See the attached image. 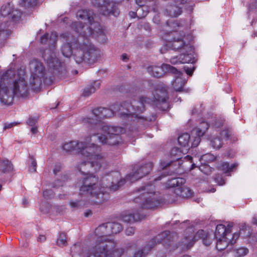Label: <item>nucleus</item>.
<instances>
[{"instance_id":"nucleus-1","label":"nucleus","mask_w":257,"mask_h":257,"mask_svg":"<svg viewBox=\"0 0 257 257\" xmlns=\"http://www.w3.org/2000/svg\"><path fill=\"white\" fill-rule=\"evenodd\" d=\"M77 18L88 21V25L75 22L72 23V28L80 35L78 39L71 33H65L60 36L63 44L61 48L62 55L67 58L72 55L77 64L83 62L92 64L96 62L99 50L89 41L88 37L92 36L95 38L101 37L104 39L105 35L100 24L94 21L95 15L92 11L80 10L76 13Z\"/></svg>"},{"instance_id":"nucleus-2","label":"nucleus","mask_w":257,"mask_h":257,"mask_svg":"<svg viewBox=\"0 0 257 257\" xmlns=\"http://www.w3.org/2000/svg\"><path fill=\"white\" fill-rule=\"evenodd\" d=\"M93 149L85 154H81L88 161H82L77 165L79 171L85 176L78 181L77 185L79 188V193L82 196H90L96 199L94 202L99 203L108 199V193L111 189L106 188L102 183L103 178L112 172L107 173L102 177L100 182L98 177L92 173L89 174L93 168L95 171H98L103 163L104 156L101 153V148L96 145H93Z\"/></svg>"},{"instance_id":"nucleus-3","label":"nucleus","mask_w":257,"mask_h":257,"mask_svg":"<svg viewBox=\"0 0 257 257\" xmlns=\"http://www.w3.org/2000/svg\"><path fill=\"white\" fill-rule=\"evenodd\" d=\"M153 100L150 98L141 97L138 100H134L131 103L124 102L122 104H115L112 105L110 108L98 107L92 110V122H103L101 120L104 118L110 117L117 114L122 118H141L140 114L146 109L147 104L152 103L162 109L167 107L166 102L167 94L166 87L163 85L158 86L153 93Z\"/></svg>"},{"instance_id":"nucleus-4","label":"nucleus","mask_w":257,"mask_h":257,"mask_svg":"<svg viewBox=\"0 0 257 257\" xmlns=\"http://www.w3.org/2000/svg\"><path fill=\"white\" fill-rule=\"evenodd\" d=\"M199 239H202L203 244L209 245L212 242V239L209 237L203 230H198L195 234L192 233L186 236L179 243L178 245L174 243V236L171 235L170 231H165L151 239L146 244L135 249L132 255L128 257H144L153 248L155 245L162 243L165 248V251L161 257L166 256V252L180 248L185 250L192 247L195 242Z\"/></svg>"},{"instance_id":"nucleus-5","label":"nucleus","mask_w":257,"mask_h":257,"mask_svg":"<svg viewBox=\"0 0 257 257\" xmlns=\"http://www.w3.org/2000/svg\"><path fill=\"white\" fill-rule=\"evenodd\" d=\"M25 72L20 69L16 75L12 69L0 74V101L10 104L14 96L24 97L28 92V86L24 78Z\"/></svg>"},{"instance_id":"nucleus-6","label":"nucleus","mask_w":257,"mask_h":257,"mask_svg":"<svg viewBox=\"0 0 257 257\" xmlns=\"http://www.w3.org/2000/svg\"><path fill=\"white\" fill-rule=\"evenodd\" d=\"M108 235H110V232L108 223L97 227L94 232L93 242L86 257H120L124 249L116 247L114 241L107 238Z\"/></svg>"},{"instance_id":"nucleus-7","label":"nucleus","mask_w":257,"mask_h":257,"mask_svg":"<svg viewBox=\"0 0 257 257\" xmlns=\"http://www.w3.org/2000/svg\"><path fill=\"white\" fill-rule=\"evenodd\" d=\"M166 31H170L168 28L171 29V35L173 37L172 39H166L167 41L166 46L173 50H179L181 54L179 56L173 57L170 59V63L173 65L184 64V63H193L195 62V58L193 54V49L192 47L188 43H186L183 38L185 36L184 33H181L179 37H176L175 35L173 34L172 31L175 32L177 30V27H180L179 23L175 21L174 22H167Z\"/></svg>"},{"instance_id":"nucleus-8","label":"nucleus","mask_w":257,"mask_h":257,"mask_svg":"<svg viewBox=\"0 0 257 257\" xmlns=\"http://www.w3.org/2000/svg\"><path fill=\"white\" fill-rule=\"evenodd\" d=\"M92 118H84V123L90 124V138H94L92 141H98L103 144L115 145L120 141L119 135L124 132V130L121 127H114L107 125L104 122H92Z\"/></svg>"},{"instance_id":"nucleus-9","label":"nucleus","mask_w":257,"mask_h":257,"mask_svg":"<svg viewBox=\"0 0 257 257\" xmlns=\"http://www.w3.org/2000/svg\"><path fill=\"white\" fill-rule=\"evenodd\" d=\"M153 167L152 162H148L144 165H137L134 166L132 172L127 175L125 179H120V174L118 171H113L110 174L105 176L102 181L106 188L112 191L118 190L123 184L129 181L133 182L147 175Z\"/></svg>"},{"instance_id":"nucleus-10","label":"nucleus","mask_w":257,"mask_h":257,"mask_svg":"<svg viewBox=\"0 0 257 257\" xmlns=\"http://www.w3.org/2000/svg\"><path fill=\"white\" fill-rule=\"evenodd\" d=\"M57 40L58 35L56 32H52L50 34L46 33L41 38L42 44H48L52 47V49H47L44 51L43 57L46 61L49 68L53 70L54 73V71H58L61 66V63L57 57L56 53L55 51V44Z\"/></svg>"},{"instance_id":"nucleus-11","label":"nucleus","mask_w":257,"mask_h":257,"mask_svg":"<svg viewBox=\"0 0 257 257\" xmlns=\"http://www.w3.org/2000/svg\"><path fill=\"white\" fill-rule=\"evenodd\" d=\"M30 84L33 89H38L47 78L46 68L41 61L33 59L30 62Z\"/></svg>"},{"instance_id":"nucleus-12","label":"nucleus","mask_w":257,"mask_h":257,"mask_svg":"<svg viewBox=\"0 0 257 257\" xmlns=\"http://www.w3.org/2000/svg\"><path fill=\"white\" fill-rule=\"evenodd\" d=\"M139 191L143 192L141 196L135 199L136 202H140L142 208H153L158 206L161 201L157 199L155 192V187L152 184L143 187Z\"/></svg>"},{"instance_id":"nucleus-13","label":"nucleus","mask_w":257,"mask_h":257,"mask_svg":"<svg viewBox=\"0 0 257 257\" xmlns=\"http://www.w3.org/2000/svg\"><path fill=\"white\" fill-rule=\"evenodd\" d=\"M232 225L228 224L227 227L224 225L219 224L216 227L214 233V236L216 238V248L218 250H222L225 249L228 245L227 236H231V228Z\"/></svg>"},{"instance_id":"nucleus-14","label":"nucleus","mask_w":257,"mask_h":257,"mask_svg":"<svg viewBox=\"0 0 257 257\" xmlns=\"http://www.w3.org/2000/svg\"><path fill=\"white\" fill-rule=\"evenodd\" d=\"M92 139L90 138V135L89 138H87L85 142L70 141L66 143L63 146V150L66 152L76 151L78 153L85 154L89 151L93 149V145L94 143H91ZM89 153H90L89 152Z\"/></svg>"},{"instance_id":"nucleus-15","label":"nucleus","mask_w":257,"mask_h":257,"mask_svg":"<svg viewBox=\"0 0 257 257\" xmlns=\"http://www.w3.org/2000/svg\"><path fill=\"white\" fill-rule=\"evenodd\" d=\"M93 6L97 8L98 11L103 15L111 14L114 16L118 15L117 4L109 0H91Z\"/></svg>"},{"instance_id":"nucleus-16","label":"nucleus","mask_w":257,"mask_h":257,"mask_svg":"<svg viewBox=\"0 0 257 257\" xmlns=\"http://www.w3.org/2000/svg\"><path fill=\"white\" fill-rule=\"evenodd\" d=\"M187 0H172L166 6L164 13L171 17H177L182 12V6L187 3Z\"/></svg>"},{"instance_id":"nucleus-17","label":"nucleus","mask_w":257,"mask_h":257,"mask_svg":"<svg viewBox=\"0 0 257 257\" xmlns=\"http://www.w3.org/2000/svg\"><path fill=\"white\" fill-rule=\"evenodd\" d=\"M148 72L155 77H160L165 73H176L177 69L167 64H163L161 66H150L147 68Z\"/></svg>"},{"instance_id":"nucleus-18","label":"nucleus","mask_w":257,"mask_h":257,"mask_svg":"<svg viewBox=\"0 0 257 257\" xmlns=\"http://www.w3.org/2000/svg\"><path fill=\"white\" fill-rule=\"evenodd\" d=\"M209 124L207 122L202 121L198 127L194 128L191 132L193 139L191 143V147H196L200 143L201 137H202L209 128Z\"/></svg>"},{"instance_id":"nucleus-19","label":"nucleus","mask_w":257,"mask_h":257,"mask_svg":"<svg viewBox=\"0 0 257 257\" xmlns=\"http://www.w3.org/2000/svg\"><path fill=\"white\" fill-rule=\"evenodd\" d=\"M230 134L228 130H223L210 139L211 146L215 149H219L223 145V141L228 139Z\"/></svg>"},{"instance_id":"nucleus-20","label":"nucleus","mask_w":257,"mask_h":257,"mask_svg":"<svg viewBox=\"0 0 257 257\" xmlns=\"http://www.w3.org/2000/svg\"><path fill=\"white\" fill-rule=\"evenodd\" d=\"M172 73L176 75L175 79L172 82V85L175 91L187 92L188 89L185 90L184 89V86L187 81L186 78L184 77V74L178 70L176 73Z\"/></svg>"},{"instance_id":"nucleus-21","label":"nucleus","mask_w":257,"mask_h":257,"mask_svg":"<svg viewBox=\"0 0 257 257\" xmlns=\"http://www.w3.org/2000/svg\"><path fill=\"white\" fill-rule=\"evenodd\" d=\"M121 217L123 222L131 223L143 219L145 216L139 213L124 212L121 214Z\"/></svg>"},{"instance_id":"nucleus-22","label":"nucleus","mask_w":257,"mask_h":257,"mask_svg":"<svg viewBox=\"0 0 257 257\" xmlns=\"http://www.w3.org/2000/svg\"><path fill=\"white\" fill-rule=\"evenodd\" d=\"M175 193L177 195L184 198H188L192 194V190L186 186H180L176 188L174 190Z\"/></svg>"},{"instance_id":"nucleus-23","label":"nucleus","mask_w":257,"mask_h":257,"mask_svg":"<svg viewBox=\"0 0 257 257\" xmlns=\"http://www.w3.org/2000/svg\"><path fill=\"white\" fill-rule=\"evenodd\" d=\"M186 180L184 178L181 177H177L170 179L166 183V187L168 188L180 187L183 184H185Z\"/></svg>"},{"instance_id":"nucleus-24","label":"nucleus","mask_w":257,"mask_h":257,"mask_svg":"<svg viewBox=\"0 0 257 257\" xmlns=\"http://www.w3.org/2000/svg\"><path fill=\"white\" fill-rule=\"evenodd\" d=\"M13 165L8 159H0V170L4 173H9L13 170Z\"/></svg>"},{"instance_id":"nucleus-25","label":"nucleus","mask_w":257,"mask_h":257,"mask_svg":"<svg viewBox=\"0 0 257 257\" xmlns=\"http://www.w3.org/2000/svg\"><path fill=\"white\" fill-rule=\"evenodd\" d=\"M190 139V135L188 133H184L178 137V143L182 147L188 148L189 147ZM185 150L187 151L188 148H186Z\"/></svg>"},{"instance_id":"nucleus-26","label":"nucleus","mask_w":257,"mask_h":257,"mask_svg":"<svg viewBox=\"0 0 257 257\" xmlns=\"http://www.w3.org/2000/svg\"><path fill=\"white\" fill-rule=\"evenodd\" d=\"M237 167L236 164H229L227 162H223L219 166V169L225 173L233 171Z\"/></svg>"},{"instance_id":"nucleus-27","label":"nucleus","mask_w":257,"mask_h":257,"mask_svg":"<svg viewBox=\"0 0 257 257\" xmlns=\"http://www.w3.org/2000/svg\"><path fill=\"white\" fill-rule=\"evenodd\" d=\"M110 235L119 233L122 229L121 225L117 222H107Z\"/></svg>"},{"instance_id":"nucleus-28","label":"nucleus","mask_w":257,"mask_h":257,"mask_svg":"<svg viewBox=\"0 0 257 257\" xmlns=\"http://www.w3.org/2000/svg\"><path fill=\"white\" fill-rule=\"evenodd\" d=\"M83 251L82 246L80 243L74 244L70 250L71 257H80Z\"/></svg>"},{"instance_id":"nucleus-29","label":"nucleus","mask_w":257,"mask_h":257,"mask_svg":"<svg viewBox=\"0 0 257 257\" xmlns=\"http://www.w3.org/2000/svg\"><path fill=\"white\" fill-rule=\"evenodd\" d=\"M13 10V5L11 3H7L2 7L1 14L4 17L10 16Z\"/></svg>"},{"instance_id":"nucleus-30","label":"nucleus","mask_w":257,"mask_h":257,"mask_svg":"<svg viewBox=\"0 0 257 257\" xmlns=\"http://www.w3.org/2000/svg\"><path fill=\"white\" fill-rule=\"evenodd\" d=\"M6 24H1L0 25V40L6 39L10 35V32L6 28Z\"/></svg>"},{"instance_id":"nucleus-31","label":"nucleus","mask_w":257,"mask_h":257,"mask_svg":"<svg viewBox=\"0 0 257 257\" xmlns=\"http://www.w3.org/2000/svg\"><path fill=\"white\" fill-rule=\"evenodd\" d=\"M37 0H21L20 4L25 8H29L36 5Z\"/></svg>"},{"instance_id":"nucleus-32","label":"nucleus","mask_w":257,"mask_h":257,"mask_svg":"<svg viewBox=\"0 0 257 257\" xmlns=\"http://www.w3.org/2000/svg\"><path fill=\"white\" fill-rule=\"evenodd\" d=\"M67 237L65 233H61L57 239V244L60 247H63L67 244Z\"/></svg>"},{"instance_id":"nucleus-33","label":"nucleus","mask_w":257,"mask_h":257,"mask_svg":"<svg viewBox=\"0 0 257 257\" xmlns=\"http://www.w3.org/2000/svg\"><path fill=\"white\" fill-rule=\"evenodd\" d=\"M183 150L181 148H178L174 147L171 150V155L173 156H176L174 159L179 160L180 158V156L182 153H183Z\"/></svg>"},{"instance_id":"nucleus-34","label":"nucleus","mask_w":257,"mask_h":257,"mask_svg":"<svg viewBox=\"0 0 257 257\" xmlns=\"http://www.w3.org/2000/svg\"><path fill=\"white\" fill-rule=\"evenodd\" d=\"M215 159V157L210 153H207L204 155H203L201 156L200 158V161H204V163L205 162H210L214 161Z\"/></svg>"},{"instance_id":"nucleus-35","label":"nucleus","mask_w":257,"mask_h":257,"mask_svg":"<svg viewBox=\"0 0 257 257\" xmlns=\"http://www.w3.org/2000/svg\"><path fill=\"white\" fill-rule=\"evenodd\" d=\"M248 252V250L245 247H240L235 250V255L237 257H242L245 255Z\"/></svg>"},{"instance_id":"nucleus-36","label":"nucleus","mask_w":257,"mask_h":257,"mask_svg":"<svg viewBox=\"0 0 257 257\" xmlns=\"http://www.w3.org/2000/svg\"><path fill=\"white\" fill-rule=\"evenodd\" d=\"M248 228V226H247L245 224H244L242 228L240 229V233L242 235L243 237H248L250 236V237H253L252 236H250V232H249V229H247Z\"/></svg>"},{"instance_id":"nucleus-37","label":"nucleus","mask_w":257,"mask_h":257,"mask_svg":"<svg viewBox=\"0 0 257 257\" xmlns=\"http://www.w3.org/2000/svg\"><path fill=\"white\" fill-rule=\"evenodd\" d=\"M30 165L29 166V169L30 172H35L37 168V163L36 160L32 157L30 158Z\"/></svg>"},{"instance_id":"nucleus-38","label":"nucleus","mask_w":257,"mask_h":257,"mask_svg":"<svg viewBox=\"0 0 257 257\" xmlns=\"http://www.w3.org/2000/svg\"><path fill=\"white\" fill-rule=\"evenodd\" d=\"M21 16V12L19 10L13 9L10 17H11L13 21H15L19 19Z\"/></svg>"},{"instance_id":"nucleus-39","label":"nucleus","mask_w":257,"mask_h":257,"mask_svg":"<svg viewBox=\"0 0 257 257\" xmlns=\"http://www.w3.org/2000/svg\"><path fill=\"white\" fill-rule=\"evenodd\" d=\"M95 92V89L92 88L90 85H88L84 90L83 95L84 96H89Z\"/></svg>"},{"instance_id":"nucleus-40","label":"nucleus","mask_w":257,"mask_h":257,"mask_svg":"<svg viewBox=\"0 0 257 257\" xmlns=\"http://www.w3.org/2000/svg\"><path fill=\"white\" fill-rule=\"evenodd\" d=\"M198 168L200 171L206 174H208L210 172H211V168L207 165H202L200 166Z\"/></svg>"},{"instance_id":"nucleus-41","label":"nucleus","mask_w":257,"mask_h":257,"mask_svg":"<svg viewBox=\"0 0 257 257\" xmlns=\"http://www.w3.org/2000/svg\"><path fill=\"white\" fill-rule=\"evenodd\" d=\"M239 236V234L238 233H234L232 235V236L231 238H228V236H227V239L226 240H228V244H233L235 243L236 239L238 238Z\"/></svg>"},{"instance_id":"nucleus-42","label":"nucleus","mask_w":257,"mask_h":257,"mask_svg":"<svg viewBox=\"0 0 257 257\" xmlns=\"http://www.w3.org/2000/svg\"><path fill=\"white\" fill-rule=\"evenodd\" d=\"M43 197L46 199L50 198L53 196V192L51 190H45L43 191Z\"/></svg>"},{"instance_id":"nucleus-43","label":"nucleus","mask_w":257,"mask_h":257,"mask_svg":"<svg viewBox=\"0 0 257 257\" xmlns=\"http://www.w3.org/2000/svg\"><path fill=\"white\" fill-rule=\"evenodd\" d=\"M37 122V119L34 117H30L27 120V124L31 126H35Z\"/></svg>"},{"instance_id":"nucleus-44","label":"nucleus","mask_w":257,"mask_h":257,"mask_svg":"<svg viewBox=\"0 0 257 257\" xmlns=\"http://www.w3.org/2000/svg\"><path fill=\"white\" fill-rule=\"evenodd\" d=\"M215 182L219 185H223L225 183L224 180L221 177H220L219 176L215 178Z\"/></svg>"},{"instance_id":"nucleus-45","label":"nucleus","mask_w":257,"mask_h":257,"mask_svg":"<svg viewBox=\"0 0 257 257\" xmlns=\"http://www.w3.org/2000/svg\"><path fill=\"white\" fill-rule=\"evenodd\" d=\"M100 84H101V83H100V81L96 80V81H95L94 82H93V83L90 84V86H91L92 88H94L95 91L96 89H98L99 88V87L100 86Z\"/></svg>"},{"instance_id":"nucleus-46","label":"nucleus","mask_w":257,"mask_h":257,"mask_svg":"<svg viewBox=\"0 0 257 257\" xmlns=\"http://www.w3.org/2000/svg\"><path fill=\"white\" fill-rule=\"evenodd\" d=\"M213 124L216 128H219L223 125V121L222 120L217 119L214 121Z\"/></svg>"},{"instance_id":"nucleus-47","label":"nucleus","mask_w":257,"mask_h":257,"mask_svg":"<svg viewBox=\"0 0 257 257\" xmlns=\"http://www.w3.org/2000/svg\"><path fill=\"white\" fill-rule=\"evenodd\" d=\"M135 229L133 227H127L125 230V233L127 235H131L134 233Z\"/></svg>"},{"instance_id":"nucleus-48","label":"nucleus","mask_w":257,"mask_h":257,"mask_svg":"<svg viewBox=\"0 0 257 257\" xmlns=\"http://www.w3.org/2000/svg\"><path fill=\"white\" fill-rule=\"evenodd\" d=\"M70 204L72 207H78L82 205V203L80 201H76L74 202H71Z\"/></svg>"},{"instance_id":"nucleus-49","label":"nucleus","mask_w":257,"mask_h":257,"mask_svg":"<svg viewBox=\"0 0 257 257\" xmlns=\"http://www.w3.org/2000/svg\"><path fill=\"white\" fill-rule=\"evenodd\" d=\"M16 124V122H12V123H6L4 125V128L5 130L10 128L12 127L13 126L15 125Z\"/></svg>"},{"instance_id":"nucleus-50","label":"nucleus","mask_w":257,"mask_h":257,"mask_svg":"<svg viewBox=\"0 0 257 257\" xmlns=\"http://www.w3.org/2000/svg\"><path fill=\"white\" fill-rule=\"evenodd\" d=\"M184 69L187 75H191L192 74L194 69L191 68H186V67H184Z\"/></svg>"},{"instance_id":"nucleus-51","label":"nucleus","mask_w":257,"mask_h":257,"mask_svg":"<svg viewBox=\"0 0 257 257\" xmlns=\"http://www.w3.org/2000/svg\"><path fill=\"white\" fill-rule=\"evenodd\" d=\"M142 8H139L137 10V13L134 12H131L129 13V15L130 17L132 18H135L137 15V13H139L140 11H142Z\"/></svg>"},{"instance_id":"nucleus-52","label":"nucleus","mask_w":257,"mask_h":257,"mask_svg":"<svg viewBox=\"0 0 257 257\" xmlns=\"http://www.w3.org/2000/svg\"><path fill=\"white\" fill-rule=\"evenodd\" d=\"M46 239V237L43 235H40L38 238V241L40 242L44 241Z\"/></svg>"},{"instance_id":"nucleus-53","label":"nucleus","mask_w":257,"mask_h":257,"mask_svg":"<svg viewBox=\"0 0 257 257\" xmlns=\"http://www.w3.org/2000/svg\"><path fill=\"white\" fill-rule=\"evenodd\" d=\"M31 132L34 134H36L37 133V127L33 126L31 130Z\"/></svg>"},{"instance_id":"nucleus-54","label":"nucleus","mask_w":257,"mask_h":257,"mask_svg":"<svg viewBox=\"0 0 257 257\" xmlns=\"http://www.w3.org/2000/svg\"><path fill=\"white\" fill-rule=\"evenodd\" d=\"M136 4L140 7L144 6V3L142 2V0H136Z\"/></svg>"},{"instance_id":"nucleus-55","label":"nucleus","mask_w":257,"mask_h":257,"mask_svg":"<svg viewBox=\"0 0 257 257\" xmlns=\"http://www.w3.org/2000/svg\"><path fill=\"white\" fill-rule=\"evenodd\" d=\"M252 223L257 225V215H254L252 218Z\"/></svg>"},{"instance_id":"nucleus-56","label":"nucleus","mask_w":257,"mask_h":257,"mask_svg":"<svg viewBox=\"0 0 257 257\" xmlns=\"http://www.w3.org/2000/svg\"><path fill=\"white\" fill-rule=\"evenodd\" d=\"M60 167H56L53 170V172L55 174H56L57 173L59 172L60 171Z\"/></svg>"},{"instance_id":"nucleus-57","label":"nucleus","mask_w":257,"mask_h":257,"mask_svg":"<svg viewBox=\"0 0 257 257\" xmlns=\"http://www.w3.org/2000/svg\"><path fill=\"white\" fill-rule=\"evenodd\" d=\"M185 159L187 161H190V162H192V158L190 156H186Z\"/></svg>"},{"instance_id":"nucleus-58","label":"nucleus","mask_w":257,"mask_h":257,"mask_svg":"<svg viewBox=\"0 0 257 257\" xmlns=\"http://www.w3.org/2000/svg\"><path fill=\"white\" fill-rule=\"evenodd\" d=\"M128 59L127 56L126 54H123L122 55V60L124 61H126Z\"/></svg>"},{"instance_id":"nucleus-59","label":"nucleus","mask_w":257,"mask_h":257,"mask_svg":"<svg viewBox=\"0 0 257 257\" xmlns=\"http://www.w3.org/2000/svg\"><path fill=\"white\" fill-rule=\"evenodd\" d=\"M91 214V211L90 210H88L86 212L84 213V215L85 217H88Z\"/></svg>"},{"instance_id":"nucleus-60","label":"nucleus","mask_w":257,"mask_h":257,"mask_svg":"<svg viewBox=\"0 0 257 257\" xmlns=\"http://www.w3.org/2000/svg\"><path fill=\"white\" fill-rule=\"evenodd\" d=\"M158 16H157L153 18V21L156 24H158L159 22V20H158Z\"/></svg>"},{"instance_id":"nucleus-61","label":"nucleus","mask_w":257,"mask_h":257,"mask_svg":"<svg viewBox=\"0 0 257 257\" xmlns=\"http://www.w3.org/2000/svg\"><path fill=\"white\" fill-rule=\"evenodd\" d=\"M164 177V176L163 175H162L159 176L158 178L155 179V181L160 180L162 179V177Z\"/></svg>"},{"instance_id":"nucleus-62","label":"nucleus","mask_w":257,"mask_h":257,"mask_svg":"<svg viewBox=\"0 0 257 257\" xmlns=\"http://www.w3.org/2000/svg\"><path fill=\"white\" fill-rule=\"evenodd\" d=\"M23 203L24 204H27V200H26V199H25V198H24V199H23Z\"/></svg>"},{"instance_id":"nucleus-63","label":"nucleus","mask_w":257,"mask_h":257,"mask_svg":"<svg viewBox=\"0 0 257 257\" xmlns=\"http://www.w3.org/2000/svg\"><path fill=\"white\" fill-rule=\"evenodd\" d=\"M254 238H255L254 239H252V241H255V240H257V234H254Z\"/></svg>"},{"instance_id":"nucleus-64","label":"nucleus","mask_w":257,"mask_h":257,"mask_svg":"<svg viewBox=\"0 0 257 257\" xmlns=\"http://www.w3.org/2000/svg\"><path fill=\"white\" fill-rule=\"evenodd\" d=\"M182 257H191L190 255H183Z\"/></svg>"}]
</instances>
